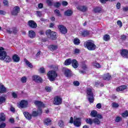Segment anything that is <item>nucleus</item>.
Instances as JSON below:
<instances>
[{
  "instance_id": "a19ab883",
  "label": "nucleus",
  "mask_w": 128,
  "mask_h": 128,
  "mask_svg": "<svg viewBox=\"0 0 128 128\" xmlns=\"http://www.w3.org/2000/svg\"><path fill=\"white\" fill-rule=\"evenodd\" d=\"M123 118H128V111L126 110L122 114Z\"/></svg>"
},
{
  "instance_id": "13d9d810",
  "label": "nucleus",
  "mask_w": 128,
  "mask_h": 128,
  "mask_svg": "<svg viewBox=\"0 0 128 128\" xmlns=\"http://www.w3.org/2000/svg\"><path fill=\"white\" fill-rule=\"evenodd\" d=\"M122 10L123 12H128V6H126L123 7Z\"/></svg>"
},
{
  "instance_id": "5fc2aeb1",
  "label": "nucleus",
  "mask_w": 128,
  "mask_h": 128,
  "mask_svg": "<svg viewBox=\"0 0 128 128\" xmlns=\"http://www.w3.org/2000/svg\"><path fill=\"white\" fill-rule=\"evenodd\" d=\"M6 12L2 10H0V14H2V16H5L6 14Z\"/></svg>"
},
{
  "instance_id": "7ed1b4c3",
  "label": "nucleus",
  "mask_w": 128,
  "mask_h": 128,
  "mask_svg": "<svg viewBox=\"0 0 128 128\" xmlns=\"http://www.w3.org/2000/svg\"><path fill=\"white\" fill-rule=\"evenodd\" d=\"M48 80L50 82H54L58 76V73L54 70H50L47 74Z\"/></svg>"
},
{
  "instance_id": "58836bf2",
  "label": "nucleus",
  "mask_w": 128,
  "mask_h": 128,
  "mask_svg": "<svg viewBox=\"0 0 128 128\" xmlns=\"http://www.w3.org/2000/svg\"><path fill=\"white\" fill-rule=\"evenodd\" d=\"M92 66H96V68H100L101 67L100 64L96 62H94L92 64Z\"/></svg>"
},
{
  "instance_id": "72a5a7b5",
  "label": "nucleus",
  "mask_w": 128,
  "mask_h": 128,
  "mask_svg": "<svg viewBox=\"0 0 128 128\" xmlns=\"http://www.w3.org/2000/svg\"><path fill=\"white\" fill-rule=\"evenodd\" d=\"M28 80V78L26 76H24L20 78V82H22V84H26Z\"/></svg>"
},
{
  "instance_id": "052dcab7",
  "label": "nucleus",
  "mask_w": 128,
  "mask_h": 128,
  "mask_svg": "<svg viewBox=\"0 0 128 128\" xmlns=\"http://www.w3.org/2000/svg\"><path fill=\"white\" fill-rule=\"evenodd\" d=\"M82 68L83 70H86V68H88V66L86 65V64H83L82 66Z\"/></svg>"
},
{
  "instance_id": "bf43d9fd",
  "label": "nucleus",
  "mask_w": 128,
  "mask_h": 128,
  "mask_svg": "<svg viewBox=\"0 0 128 128\" xmlns=\"http://www.w3.org/2000/svg\"><path fill=\"white\" fill-rule=\"evenodd\" d=\"M68 4V3L66 1H64L62 2V6H67Z\"/></svg>"
},
{
  "instance_id": "aec40b11",
  "label": "nucleus",
  "mask_w": 128,
  "mask_h": 128,
  "mask_svg": "<svg viewBox=\"0 0 128 128\" xmlns=\"http://www.w3.org/2000/svg\"><path fill=\"white\" fill-rule=\"evenodd\" d=\"M121 54L123 58H128V50H123L121 52Z\"/></svg>"
},
{
  "instance_id": "4c0bfd02",
  "label": "nucleus",
  "mask_w": 128,
  "mask_h": 128,
  "mask_svg": "<svg viewBox=\"0 0 128 128\" xmlns=\"http://www.w3.org/2000/svg\"><path fill=\"white\" fill-rule=\"evenodd\" d=\"M93 122L95 124H100V121L98 118H95L93 119Z\"/></svg>"
},
{
  "instance_id": "c9c22d12",
  "label": "nucleus",
  "mask_w": 128,
  "mask_h": 128,
  "mask_svg": "<svg viewBox=\"0 0 128 128\" xmlns=\"http://www.w3.org/2000/svg\"><path fill=\"white\" fill-rule=\"evenodd\" d=\"M102 10V7H96L94 8V12H100Z\"/></svg>"
},
{
  "instance_id": "412c9836",
  "label": "nucleus",
  "mask_w": 128,
  "mask_h": 128,
  "mask_svg": "<svg viewBox=\"0 0 128 128\" xmlns=\"http://www.w3.org/2000/svg\"><path fill=\"white\" fill-rule=\"evenodd\" d=\"M72 14H74L72 10L68 9L64 12V14L66 16H72Z\"/></svg>"
},
{
  "instance_id": "4d7b16f0",
  "label": "nucleus",
  "mask_w": 128,
  "mask_h": 128,
  "mask_svg": "<svg viewBox=\"0 0 128 128\" xmlns=\"http://www.w3.org/2000/svg\"><path fill=\"white\" fill-rule=\"evenodd\" d=\"M44 68H40V72H41V74H44Z\"/></svg>"
},
{
  "instance_id": "a18cd8bd",
  "label": "nucleus",
  "mask_w": 128,
  "mask_h": 128,
  "mask_svg": "<svg viewBox=\"0 0 128 128\" xmlns=\"http://www.w3.org/2000/svg\"><path fill=\"white\" fill-rule=\"evenodd\" d=\"M120 120H122V117L120 116H117L115 120L116 122H120Z\"/></svg>"
},
{
  "instance_id": "e433bc0d",
  "label": "nucleus",
  "mask_w": 128,
  "mask_h": 128,
  "mask_svg": "<svg viewBox=\"0 0 128 128\" xmlns=\"http://www.w3.org/2000/svg\"><path fill=\"white\" fill-rule=\"evenodd\" d=\"M86 122L87 124H94V120H92L90 118H88L86 119Z\"/></svg>"
},
{
  "instance_id": "338daca9",
  "label": "nucleus",
  "mask_w": 128,
  "mask_h": 128,
  "mask_svg": "<svg viewBox=\"0 0 128 128\" xmlns=\"http://www.w3.org/2000/svg\"><path fill=\"white\" fill-rule=\"evenodd\" d=\"M121 38L124 40H126V36L125 35H122L121 36Z\"/></svg>"
},
{
  "instance_id": "c03bdc74",
  "label": "nucleus",
  "mask_w": 128,
  "mask_h": 128,
  "mask_svg": "<svg viewBox=\"0 0 128 128\" xmlns=\"http://www.w3.org/2000/svg\"><path fill=\"white\" fill-rule=\"evenodd\" d=\"M45 90H46V92H52V88H50V86H46L45 88Z\"/></svg>"
},
{
  "instance_id": "e2e57ef3",
  "label": "nucleus",
  "mask_w": 128,
  "mask_h": 128,
  "mask_svg": "<svg viewBox=\"0 0 128 128\" xmlns=\"http://www.w3.org/2000/svg\"><path fill=\"white\" fill-rule=\"evenodd\" d=\"M46 2L48 4V6H52V3L50 0H46Z\"/></svg>"
},
{
  "instance_id": "09e8293b",
  "label": "nucleus",
  "mask_w": 128,
  "mask_h": 128,
  "mask_svg": "<svg viewBox=\"0 0 128 128\" xmlns=\"http://www.w3.org/2000/svg\"><path fill=\"white\" fill-rule=\"evenodd\" d=\"M117 24L120 26V28H122V21L120 20H118L117 22Z\"/></svg>"
},
{
  "instance_id": "b1692460",
  "label": "nucleus",
  "mask_w": 128,
  "mask_h": 128,
  "mask_svg": "<svg viewBox=\"0 0 128 128\" xmlns=\"http://www.w3.org/2000/svg\"><path fill=\"white\" fill-rule=\"evenodd\" d=\"M80 34H81L82 36H88L90 35V32L88 30L82 31L80 32Z\"/></svg>"
},
{
  "instance_id": "6ab92c4d",
  "label": "nucleus",
  "mask_w": 128,
  "mask_h": 128,
  "mask_svg": "<svg viewBox=\"0 0 128 128\" xmlns=\"http://www.w3.org/2000/svg\"><path fill=\"white\" fill-rule=\"evenodd\" d=\"M126 88H128V86L124 85L117 88L116 90V92H122V90H124Z\"/></svg>"
},
{
  "instance_id": "a878e982",
  "label": "nucleus",
  "mask_w": 128,
  "mask_h": 128,
  "mask_svg": "<svg viewBox=\"0 0 128 128\" xmlns=\"http://www.w3.org/2000/svg\"><path fill=\"white\" fill-rule=\"evenodd\" d=\"M6 92V89L4 86L2 84H0V94Z\"/></svg>"
},
{
  "instance_id": "c756f323",
  "label": "nucleus",
  "mask_w": 128,
  "mask_h": 128,
  "mask_svg": "<svg viewBox=\"0 0 128 128\" xmlns=\"http://www.w3.org/2000/svg\"><path fill=\"white\" fill-rule=\"evenodd\" d=\"M48 48L50 50H56L58 48V46L56 45H50L49 46Z\"/></svg>"
},
{
  "instance_id": "0eeeda50",
  "label": "nucleus",
  "mask_w": 128,
  "mask_h": 128,
  "mask_svg": "<svg viewBox=\"0 0 128 128\" xmlns=\"http://www.w3.org/2000/svg\"><path fill=\"white\" fill-rule=\"evenodd\" d=\"M58 28L61 34H66L68 32V29H66V28L62 24L59 25L58 26Z\"/></svg>"
},
{
  "instance_id": "423d86ee",
  "label": "nucleus",
  "mask_w": 128,
  "mask_h": 128,
  "mask_svg": "<svg viewBox=\"0 0 128 128\" xmlns=\"http://www.w3.org/2000/svg\"><path fill=\"white\" fill-rule=\"evenodd\" d=\"M19 108H26L28 106V100H22L18 104Z\"/></svg>"
},
{
  "instance_id": "f8f14e48",
  "label": "nucleus",
  "mask_w": 128,
  "mask_h": 128,
  "mask_svg": "<svg viewBox=\"0 0 128 128\" xmlns=\"http://www.w3.org/2000/svg\"><path fill=\"white\" fill-rule=\"evenodd\" d=\"M63 72H64V76L67 78H70L72 76V71L68 68H64Z\"/></svg>"
},
{
  "instance_id": "680f3d73",
  "label": "nucleus",
  "mask_w": 128,
  "mask_h": 128,
  "mask_svg": "<svg viewBox=\"0 0 128 128\" xmlns=\"http://www.w3.org/2000/svg\"><path fill=\"white\" fill-rule=\"evenodd\" d=\"M6 123H2L0 125V128H6Z\"/></svg>"
},
{
  "instance_id": "9b49d317",
  "label": "nucleus",
  "mask_w": 128,
  "mask_h": 128,
  "mask_svg": "<svg viewBox=\"0 0 128 128\" xmlns=\"http://www.w3.org/2000/svg\"><path fill=\"white\" fill-rule=\"evenodd\" d=\"M42 114V111L40 108H38L37 111H32V116L36 118L38 116H40V114Z\"/></svg>"
},
{
  "instance_id": "ddd939ff",
  "label": "nucleus",
  "mask_w": 128,
  "mask_h": 128,
  "mask_svg": "<svg viewBox=\"0 0 128 128\" xmlns=\"http://www.w3.org/2000/svg\"><path fill=\"white\" fill-rule=\"evenodd\" d=\"M28 24L29 26L32 28H36V27L38 26L36 23L32 20H30L28 22Z\"/></svg>"
},
{
  "instance_id": "393cba45",
  "label": "nucleus",
  "mask_w": 128,
  "mask_h": 128,
  "mask_svg": "<svg viewBox=\"0 0 128 128\" xmlns=\"http://www.w3.org/2000/svg\"><path fill=\"white\" fill-rule=\"evenodd\" d=\"M24 62L26 64V66H28V68H34L32 64V63L28 62V60L24 59Z\"/></svg>"
},
{
  "instance_id": "f704fd0d",
  "label": "nucleus",
  "mask_w": 128,
  "mask_h": 128,
  "mask_svg": "<svg viewBox=\"0 0 128 128\" xmlns=\"http://www.w3.org/2000/svg\"><path fill=\"white\" fill-rule=\"evenodd\" d=\"M96 114H98V112H96V110H94L91 112L90 116L92 118H96Z\"/></svg>"
},
{
  "instance_id": "603ef678",
  "label": "nucleus",
  "mask_w": 128,
  "mask_h": 128,
  "mask_svg": "<svg viewBox=\"0 0 128 128\" xmlns=\"http://www.w3.org/2000/svg\"><path fill=\"white\" fill-rule=\"evenodd\" d=\"M96 118H99L100 120H102V116L100 114H97Z\"/></svg>"
},
{
  "instance_id": "2eb2a0df",
  "label": "nucleus",
  "mask_w": 128,
  "mask_h": 128,
  "mask_svg": "<svg viewBox=\"0 0 128 128\" xmlns=\"http://www.w3.org/2000/svg\"><path fill=\"white\" fill-rule=\"evenodd\" d=\"M28 36L30 38H34L36 36V32L32 30H30L28 32Z\"/></svg>"
},
{
  "instance_id": "1a4fd4ad",
  "label": "nucleus",
  "mask_w": 128,
  "mask_h": 128,
  "mask_svg": "<svg viewBox=\"0 0 128 128\" xmlns=\"http://www.w3.org/2000/svg\"><path fill=\"white\" fill-rule=\"evenodd\" d=\"M74 124L75 126H80V124H82L80 118H78L76 116H74Z\"/></svg>"
},
{
  "instance_id": "864d4df0",
  "label": "nucleus",
  "mask_w": 128,
  "mask_h": 128,
  "mask_svg": "<svg viewBox=\"0 0 128 128\" xmlns=\"http://www.w3.org/2000/svg\"><path fill=\"white\" fill-rule=\"evenodd\" d=\"M116 8L117 10H120V3L118 2L116 4Z\"/></svg>"
},
{
  "instance_id": "9d476101",
  "label": "nucleus",
  "mask_w": 128,
  "mask_h": 128,
  "mask_svg": "<svg viewBox=\"0 0 128 128\" xmlns=\"http://www.w3.org/2000/svg\"><path fill=\"white\" fill-rule=\"evenodd\" d=\"M32 80H34V82H42V78L38 75H34L32 76Z\"/></svg>"
},
{
  "instance_id": "f03ea898",
  "label": "nucleus",
  "mask_w": 128,
  "mask_h": 128,
  "mask_svg": "<svg viewBox=\"0 0 128 128\" xmlns=\"http://www.w3.org/2000/svg\"><path fill=\"white\" fill-rule=\"evenodd\" d=\"M84 46L88 50H94L96 48V46L94 42L92 40H88L84 43Z\"/></svg>"
},
{
  "instance_id": "c85d7f7f",
  "label": "nucleus",
  "mask_w": 128,
  "mask_h": 128,
  "mask_svg": "<svg viewBox=\"0 0 128 128\" xmlns=\"http://www.w3.org/2000/svg\"><path fill=\"white\" fill-rule=\"evenodd\" d=\"M12 60L15 62H20V57L15 54L12 56Z\"/></svg>"
},
{
  "instance_id": "4be33fe9",
  "label": "nucleus",
  "mask_w": 128,
  "mask_h": 128,
  "mask_svg": "<svg viewBox=\"0 0 128 128\" xmlns=\"http://www.w3.org/2000/svg\"><path fill=\"white\" fill-rule=\"evenodd\" d=\"M24 115L27 120H32V116L30 114L28 113V112H24Z\"/></svg>"
},
{
  "instance_id": "0e129e2a",
  "label": "nucleus",
  "mask_w": 128,
  "mask_h": 128,
  "mask_svg": "<svg viewBox=\"0 0 128 128\" xmlns=\"http://www.w3.org/2000/svg\"><path fill=\"white\" fill-rule=\"evenodd\" d=\"M36 14L38 16H42V12L36 11Z\"/></svg>"
},
{
  "instance_id": "6e6552de",
  "label": "nucleus",
  "mask_w": 128,
  "mask_h": 128,
  "mask_svg": "<svg viewBox=\"0 0 128 128\" xmlns=\"http://www.w3.org/2000/svg\"><path fill=\"white\" fill-rule=\"evenodd\" d=\"M54 104H56V106H58V104H62V99L60 98V97L56 96L54 98Z\"/></svg>"
},
{
  "instance_id": "473e14b6",
  "label": "nucleus",
  "mask_w": 128,
  "mask_h": 128,
  "mask_svg": "<svg viewBox=\"0 0 128 128\" xmlns=\"http://www.w3.org/2000/svg\"><path fill=\"white\" fill-rule=\"evenodd\" d=\"M0 120L2 122H4L6 120V115H4V114L1 113L0 114Z\"/></svg>"
},
{
  "instance_id": "cd10ccee",
  "label": "nucleus",
  "mask_w": 128,
  "mask_h": 128,
  "mask_svg": "<svg viewBox=\"0 0 128 128\" xmlns=\"http://www.w3.org/2000/svg\"><path fill=\"white\" fill-rule=\"evenodd\" d=\"M103 40H104V42H108V40H110V35L106 34L104 36Z\"/></svg>"
},
{
  "instance_id": "7c9ffc66",
  "label": "nucleus",
  "mask_w": 128,
  "mask_h": 128,
  "mask_svg": "<svg viewBox=\"0 0 128 128\" xmlns=\"http://www.w3.org/2000/svg\"><path fill=\"white\" fill-rule=\"evenodd\" d=\"M74 44H76V46H78V44H80V39H78V38H74Z\"/></svg>"
},
{
  "instance_id": "774afa93",
  "label": "nucleus",
  "mask_w": 128,
  "mask_h": 128,
  "mask_svg": "<svg viewBox=\"0 0 128 128\" xmlns=\"http://www.w3.org/2000/svg\"><path fill=\"white\" fill-rule=\"evenodd\" d=\"M75 54H79L80 53V50L79 49H75L74 50Z\"/></svg>"
},
{
  "instance_id": "79ce46f5",
  "label": "nucleus",
  "mask_w": 128,
  "mask_h": 128,
  "mask_svg": "<svg viewBox=\"0 0 128 128\" xmlns=\"http://www.w3.org/2000/svg\"><path fill=\"white\" fill-rule=\"evenodd\" d=\"M6 102V98L4 97H0V104Z\"/></svg>"
},
{
  "instance_id": "49530a36",
  "label": "nucleus",
  "mask_w": 128,
  "mask_h": 128,
  "mask_svg": "<svg viewBox=\"0 0 128 128\" xmlns=\"http://www.w3.org/2000/svg\"><path fill=\"white\" fill-rule=\"evenodd\" d=\"M54 13L56 14V16H61L60 12V10H54Z\"/></svg>"
},
{
  "instance_id": "f3484780",
  "label": "nucleus",
  "mask_w": 128,
  "mask_h": 128,
  "mask_svg": "<svg viewBox=\"0 0 128 128\" xmlns=\"http://www.w3.org/2000/svg\"><path fill=\"white\" fill-rule=\"evenodd\" d=\"M44 126H50L52 124V120L50 118H45L44 120Z\"/></svg>"
},
{
  "instance_id": "4468645a",
  "label": "nucleus",
  "mask_w": 128,
  "mask_h": 128,
  "mask_svg": "<svg viewBox=\"0 0 128 128\" xmlns=\"http://www.w3.org/2000/svg\"><path fill=\"white\" fill-rule=\"evenodd\" d=\"M20 12V7L16 6L13 8V10L12 12V16H16Z\"/></svg>"
},
{
  "instance_id": "6e6d98bb",
  "label": "nucleus",
  "mask_w": 128,
  "mask_h": 128,
  "mask_svg": "<svg viewBox=\"0 0 128 128\" xmlns=\"http://www.w3.org/2000/svg\"><path fill=\"white\" fill-rule=\"evenodd\" d=\"M96 107L97 108H98V110H100V108H102V104L100 103H98L96 104Z\"/></svg>"
},
{
  "instance_id": "8fccbe9b",
  "label": "nucleus",
  "mask_w": 128,
  "mask_h": 128,
  "mask_svg": "<svg viewBox=\"0 0 128 128\" xmlns=\"http://www.w3.org/2000/svg\"><path fill=\"white\" fill-rule=\"evenodd\" d=\"M3 4H4V6H8V1L6 0H4L3 2Z\"/></svg>"
},
{
  "instance_id": "de8ad7c7",
  "label": "nucleus",
  "mask_w": 128,
  "mask_h": 128,
  "mask_svg": "<svg viewBox=\"0 0 128 128\" xmlns=\"http://www.w3.org/2000/svg\"><path fill=\"white\" fill-rule=\"evenodd\" d=\"M73 84L75 86H80V82L78 81H74Z\"/></svg>"
},
{
  "instance_id": "dca6fc26",
  "label": "nucleus",
  "mask_w": 128,
  "mask_h": 128,
  "mask_svg": "<svg viewBox=\"0 0 128 128\" xmlns=\"http://www.w3.org/2000/svg\"><path fill=\"white\" fill-rule=\"evenodd\" d=\"M71 64L74 68H78V62L76 60H72Z\"/></svg>"
},
{
  "instance_id": "bb28decb",
  "label": "nucleus",
  "mask_w": 128,
  "mask_h": 128,
  "mask_svg": "<svg viewBox=\"0 0 128 128\" xmlns=\"http://www.w3.org/2000/svg\"><path fill=\"white\" fill-rule=\"evenodd\" d=\"M72 61V60L71 58L67 59L65 60L64 64H65V66H70V64H71Z\"/></svg>"
},
{
  "instance_id": "2f4dec72",
  "label": "nucleus",
  "mask_w": 128,
  "mask_h": 128,
  "mask_svg": "<svg viewBox=\"0 0 128 128\" xmlns=\"http://www.w3.org/2000/svg\"><path fill=\"white\" fill-rule=\"evenodd\" d=\"M110 78L111 76L108 74H104L103 76V78L106 80H110Z\"/></svg>"
},
{
  "instance_id": "ea45409f",
  "label": "nucleus",
  "mask_w": 128,
  "mask_h": 128,
  "mask_svg": "<svg viewBox=\"0 0 128 128\" xmlns=\"http://www.w3.org/2000/svg\"><path fill=\"white\" fill-rule=\"evenodd\" d=\"M58 125L60 128H64V123L62 120H60L58 122Z\"/></svg>"
},
{
  "instance_id": "a211bd4d",
  "label": "nucleus",
  "mask_w": 128,
  "mask_h": 128,
  "mask_svg": "<svg viewBox=\"0 0 128 128\" xmlns=\"http://www.w3.org/2000/svg\"><path fill=\"white\" fill-rule=\"evenodd\" d=\"M77 10L81 12H86L88 10V7L86 6H76Z\"/></svg>"
},
{
  "instance_id": "20e7f679",
  "label": "nucleus",
  "mask_w": 128,
  "mask_h": 128,
  "mask_svg": "<svg viewBox=\"0 0 128 128\" xmlns=\"http://www.w3.org/2000/svg\"><path fill=\"white\" fill-rule=\"evenodd\" d=\"M86 94H87V98L90 104L94 102V93L92 92V90L90 88H87L86 90Z\"/></svg>"
},
{
  "instance_id": "37998d69",
  "label": "nucleus",
  "mask_w": 128,
  "mask_h": 128,
  "mask_svg": "<svg viewBox=\"0 0 128 128\" xmlns=\"http://www.w3.org/2000/svg\"><path fill=\"white\" fill-rule=\"evenodd\" d=\"M112 108H118L120 105H118V103L114 102L112 104Z\"/></svg>"
},
{
  "instance_id": "3c124183",
  "label": "nucleus",
  "mask_w": 128,
  "mask_h": 128,
  "mask_svg": "<svg viewBox=\"0 0 128 128\" xmlns=\"http://www.w3.org/2000/svg\"><path fill=\"white\" fill-rule=\"evenodd\" d=\"M54 6H56V8H59V6H60V2H56V3L54 4Z\"/></svg>"
},
{
  "instance_id": "5701e85b",
  "label": "nucleus",
  "mask_w": 128,
  "mask_h": 128,
  "mask_svg": "<svg viewBox=\"0 0 128 128\" xmlns=\"http://www.w3.org/2000/svg\"><path fill=\"white\" fill-rule=\"evenodd\" d=\"M34 104L38 106L39 108H42V106H44V104L42 102L40 101H34Z\"/></svg>"
},
{
  "instance_id": "39448f33",
  "label": "nucleus",
  "mask_w": 128,
  "mask_h": 128,
  "mask_svg": "<svg viewBox=\"0 0 128 128\" xmlns=\"http://www.w3.org/2000/svg\"><path fill=\"white\" fill-rule=\"evenodd\" d=\"M46 34L47 36L51 38V40H56V32L52 31V30L49 29L46 31Z\"/></svg>"
},
{
  "instance_id": "f257e3e1",
  "label": "nucleus",
  "mask_w": 128,
  "mask_h": 128,
  "mask_svg": "<svg viewBox=\"0 0 128 128\" xmlns=\"http://www.w3.org/2000/svg\"><path fill=\"white\" fill-rule=\"evenodd\" d=\"M0 60H4L6 62H10L12 60V58L8 56V54L4 50V48L2 47H0Z\"/></svg>"
},
{
  "instance_id": "69168bd1",
  "label": "nucleus",
  "mask_w": 128,
  "mask_h": 128,
  "mask_svg": "<svg viewBox=\"0 0 128 128\" xmlns=\"http://www.w3.org/2000/svg\"><path fill=\"white\" fill-rule=\"evenodd\" d=\"M38 6L39 8H42L44 7V4H42V3H40L38 4Z\"/></svg>"
}]
</instances>
